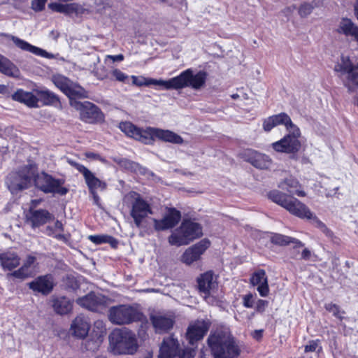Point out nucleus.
Listing matches in <instances>:
<instances>
[{
	"instance_id": "f257e3e1",
	"label": "nucleus",
	"mask_w": 358,
	"mask_h": 358,
	"mask_svg": "<svg viewBox=\"0 0 358 358\" xmlns=\"http://www.w3.org/2000/svg\"><path fill=\"white\" fill-rule=\"evenodd\" d=\"M268 197L273 202L282 206L292 215H295L301 219H308L312 220V223L317 228L320 229L327 236L331 237L333 233L327 226L314 215L310 209L299 200L291 196H287L277 189L271 191L268 194Z\"/></svg>"
},
{
	"instance_id": "f03ea898",
	"label": "nucleus",
	"mask_w": 358,
	"mask_h": 358,
	"mask_svg": "<svg viewBox=\"0 0 358 358\" xmlns=\"http://www.w3.org/2000/svg\"><path fill=\"white\" fill-rule=\"evenodd\" d=\"M119 128L127 136L133 138L144 144H152L155 138L174 144H182L183 143V139L180 136L170 130L150 127L143 129L130 122H121Z\"/></svg>"
},
{
	"instance_id": "7ed1b4c3",
	"label": "nucleus",
	"mask_w": 358,
	"mask_h": 358,
	"mask_svg": "<svg viewBox=\"0 0 358 358\" xmlns=\"http://www.w3.org/2000/svg\"><path fill=\"white\" fill-rule=\"evenodd\" d=\"M207 74L200 71L193 74L192 69H189L182 72L179 76L167 80L148 78L147 84L159 87L160 90H180L190 87L194 90L201 89L206 83Z\"/></svg>"
},
{
	"instance_id": "20e7f679",
	"label": "nucleus",
	"mask_w": 358,
	"mask_h": 358,
	"mask_svg": "<svg viewBox=\"0 0 358 358\" xmlns=\"http://www.w3.org/2000/svg\"><path fill=\"white\" fill-rule=\"evenodd\" d=\"M207 341L214 358H237L241 355L238 341L229 331L217 330L208 336Z\"/></svg>"
},
{
	"instance_id": "39448f33",
	"label": "nucleus",
	"mask_w": 358,
	"mask_h": 358,
	"mask_svg": "<svg viewBox=\"0 0 358 358\" xmlns=\"http://www.w3.org/2000/svg\"><path fill=\"white\" fill-rule=\"evenodd\" d=\"M36 172L34 164L21 167L18 171L11 172L6 178V184L13 194H17L31 187Z\"/></svg>"
},
{
	"instance_id": "423d86ee",
	"label": "nucleus",
	"mask_w": 358,
	"mask_h": 358,
	"mask_svg": "<svg viewBox=\"0 0 358 358\" xmlns=\"http://www.w3.org/2000/svg\"><path fill=\"white\" fill-rule=\"evenodd\" d=\"M110 347L114 354H134L138 349L136 336L131 331L115 330L109 336Z\"/></svg>"
},
{
	"instance_id": "0eeeda50",
	"label": "nucleus",
	"mask_w": 358,
	"mask_h": 358,
	"mask_svg": "<svg viewBox=\"0 0 358 358\" xmlns=\"http://www.w3.org/2000/svg\"><path fill=\"white\" fill-rule=\"evenodd\" d=\"M201 236L202 228L199 223L184 220L180 227L169 237V243L171 245H185Z\"/></svg>"
},
{
	"instance_id": "6e6552de",
	"label": "nucleus",
	"mask_w": 358,
	"mask_h": 358,
	"mask_svg": "<svg viewBox=\"0 0 358 358\" xmlns=\"http://www.w3.org/2000/svg\"><path fill=\"white\" fill-rule=\"evenodd\" d=\"M141 313L130 305L114 306L109 308L108 320L115 325H125L141 320Z\"/></svg>"
},
{
	"instance_id": "1a4fd4ad",
	"label": "nucleus",
	"mask_w": 358,
	"mask_h": 358,
	"mask_svg": "<svg viewBox=\"0 0 358 358\" xmlns=\"http://www.w3.org/2000/svg\"><path fill=\"white\" fill-rule=\"evenodd\" d=\"M126 199L131 200L130 215L135 226L138 228L142 227L145 218L152 214L150 204L135 192H129Z\"/></svg>"
},
{
	"instance_id": "9d476101",
	"label": "nucleus",
	"mask_w": 358,
	"mask_h": 358,
	"mask_svg": "<svg viewBox=\"0 0 358 358\" xmlns=\"http://www.w3.org/2000/svg\"><path fill=\"white\" fill-rule=\"evenodd\" d=\"M33 182L36 187L45 194H57L60 196L66 195L69 192V189L63 187L64 180L62 179H56L52 176L44 172L38 173L35 172V176Z\"/></svg>"
},
{
	"instance_id": "9b49d317",
	"label": "nucleus",
	"mask_w": 358,
	"mask_h": 358,
	"mask_svg": "<svg viewBox=\"0 0 358 358\" xmlns=\"http://www.w3.org/2000/svg\"><path fill=\"white\" fill-rule=\"evenodd\" d=\"M195 350L193 348L181 349L177 338L173 336L164 338L158 355L159 358H194Z\"/></svg>"
},
{
	"instance_id": "f8f14e48",
	"label": "nucleus",
	"mask_w": 358,
	"mask_h": 358,
	"mask_svg": "<svg viewBox=\"0 0 358 358\" xmlns=\"http://www.w3.org/2000/svg\"><path fill=\"white\" fill-rule=\"evenodd\" d=\"M287 130L289 134L281 140L272 143V148L277 152L296 153L301 148V143L299 140L301 136L300 130L295 124Z\"/></svg>"
},
{
	"instance_id": "ddd939ff",
	"label": "nucleus",
	"mask_w": 358,
	"mask_h": 358,
	"mask_svg": "<svg viewBox=\"0 0 358 358\" xmlns=\"http://www.w3.org/2000/svg\"><path fill=\"white\" fill-rule=\"evenodd\" d=\"M71 105L80 110V118L88 123H94L103 120V114L99 108L90 101L80 102L70 101Z\"/></svg>"
},
{
	"instance_id": "4468645a",
	"label": "nucleus",
	"mask_w": 358,
	"mask_h": 358,
	"mask_svg": "<svg viewBox=\"0 0 358 358\" xmlns=\"http://www.w3.org/2000/svg\"><path fill=\"white\" fill-rule=\"evenodd\" d=\"M52 79L54 84L68 96L71 101L76 97H87V92L81 86L73 83L69 78L57 75L53 76Z\"/></svg>"
},
{
	"instance_id": "2eb2a0df",
	"label": "nucleus",
	"mask_w": 358,
	"mask_h": 358,
	"mask_svg": "<svg viewBox=\"0 0 358 358\" xmlns=\"http://www.w3.org/2000/svg\"><path fill=\"white\" fill-rule=\"evenodd\" d=\"M76 302L81 307L91 311L101 312L108 306L110 299L101 294L92 292L84 296L78 298Z\"/></svg>"
},
{
	"instance_id": "dca6fc26",
	"label": "nucleus",
	"mask_w": 358,
	"mask_h": 358,
	"mask_svg": "<svg viewBox=\"0 0 358 358\" xmlns=\"http://www.w3.org/2000/svg\"><path fill=\"white\" fill-rule=\"evenodd\" d=\"M355 65L348 57L342 56L341 60L335 65L334 70L339 73L343 85L352 92L355 91V77L353 74Z\"/></svg>"
},
{
	"instance_id": "f3484780",
	"label": "nucleus",
	"mask_w": 358,
	"mask_h": 358,
	"mask_svg": "<svg viewBox=\"0 0 358 358\" xmlns=\"http://www.w3.org/2000/svg\"><path fill=\"white\" fill-rule=\"evenodd\" d=\"M210 326L209 320H197L189 324L186 331V339L189 343L194 345L201 340L208 331Z\"/></svg>"
},
{
	"instance_id": "a211bd4d",
	"label": "nucleus",
	"mask_w": 358,
	"mask_h": 358,
	"mask_svg": "<svg viewBox=\"0 0 358 358\" xmlns=\"http://www.w3.org/2000/svg\"><path fill=\"white\" fill-rule=\"evenodd\" d=\"M241 155L245 162L259 169H268L272 164V160L268 156L252 149L245 150Z\"/></svg>"
},
{
	"instance_id": "6ab92c4d",
	"label": "nucleus",
	"mask_w": 358,
	"mask_h": 358,
	"mask_svg": "<svg viewBox=\"0 0 358 358\" xmlns=\"http://www.w3.org/2000/svg\"><path fill=\"white\" fill-rule=\"evenodd\" d=\"M180 219L181 213L179 210L173 208H169L162 219H153L155 229L164 231L172 229L180 222Z\"/></svg>"
},
{
	"instance_id": "aec40b11",
	"label": "nucleus",
	"mask_w": 358,
	"mask_h": 358,
	"mask_svg": "<svg viewBox=\"0 0 358 358\" xmlns=\"http://www.w3.org/2000/svg\"><path fill=\"white\" fill-rule=\"evenodd\" d=\"M210 244L208 240H201L185 251L182 256V261L187 265L191 264L200 258L201 255L209 248Z\"/></svg>"
},
{
	"instance_id": "412c9836",
	"label": "nucleus",
	"mask_w": 358,
	"mask_h": 358,
	"mask_svg": "<svg viewBox=\"0 0 358 358\" xmlns=\"http://www.w3.org/2000/svg\"><path fill=\"white\" fill-rule=\"evenodd\" d=\"M199 292L207 299L210 292L217 287V276L212 271H208L200 275L197 280Z\"/></svg>"
},
{
	"instance_id": "4be33fe9",
	"label": "nucleus",
	"mask_w": 358,
	"mask_h": 358,
	"mask_svg": "<svg viewBox=\"0 0 358 358\" xmlns=\"http://www.w3.org/2000/svg\"><path fill=\"white\" fill-rule=\"evenodd\" d=\"M90 327L89 319L83 315H78L72 321L70 331L77 338L83 339L87 336Z\"/></svg>"
},
{
	"instance_id": "5701e85b",
	"label": "nucleus",
	"mask_w": 358,
	"mask_h": 358,
	"mask_svg": "<svg viewBox=\"0 0 358 358\" xmlns=\"http://www.w3.org/2000/svg\"><path fill=\"white\" fill-rule=\"evenodd\" d=\"M294 124L287 113H280L264 119L263 121V129L265 131L268 132L278 125H284L287 129Z\"/></svg>"
},
{
	"instance_id": "b1692460",
	"label": "nucleus",
	"mask_w": 358,
	"mask_h": 358,
	"mask_svg": "<svg viewBox=\"0 0 358 358\" xmlns=\"http://www.w3.org/2000/svg\"><path fill=\"white\" fill-rule=\"evenodd\" d=\"M36 260V259L35 257L29 255L24 261L20 268L7 274V278L10 279L13 277L23 280L31 277L34 273Z\"/></svg>"
},
{
	"instance_id": "393cba45",
	"label": "nucleus",
	"mask_w": 358,
	"mask_h": 358,
	"mask_svg": "<svg viewBox=\"0 0 358 358\" xmlns=\"http://www.w3.org/2000/svg\"><path fill=\"white\" fill-rule=\"evenodd\" d=\"M54 287L53 278L51 275H41L29 283V287L34 292L44 295L50 294Z\"/></svg>"
},
{
	"instance_id": "a878e982",
	"label": "nucleus",
	"mask_w": 358,
	"mask_h": 358,
	"mask_svg": "<svg viewBox=\"0 0 358 358\" xmlns=\"http://www.w3.org/2000/svg\"><path fill=\"white\" fill-rule=\"evenodd\" d=\"M150 320L155 331L159 334L165 333L172 329L175 322L171 315L159 313L151 315Z\"/></svg>"
},
{
	"instance_id": "bb28decb",
	"label": "nucleus",
	"mask_w": 358,
	"mask_h": 358,
	"mask_svg": "<svg viewBox=\"0 0 358 358\" xmlns=\"http://www.w3.org/2000/svg\"><path fill=\"white\" fill-rule=\"evenodd\" d=\"M278 187L282 190L287 192L289 194H287L285 193V194L287 196H291L292 197H294L292 196L293 194H296L298 196L301 197L306 196V192L301 189V185L299 181L292 176L281 180L278 184ZM278 191L279 192V190ZM282 194H284V192H282Z\"/></svg>"
},
{
	"instance_id": "cd10ccee",
	"label": "nucleus",
	"mask_w": 358,
	"mask_h": 358,
	"mask_svg": "<svg viewBox=\"0 0 358 358\" xmlns=\"http://www.w3.org/2000/svg\"><path fill=\"white\" fill-rule=\"evenodd\" d=\"M253 286H257V291L261 296L265 297L269 293L268 278L266 272L263 269L255 271L250 279Z\"/></svg>"
},
{
	"instance_id": "c85d7f7f",
	"label": "nucleus",
	"mask_w": 358,
	"mask_h": 358,
	"mask_svg": "<svg viewBox=\"0 0 358 358\" xmlns=\"http://www.w3.org/2000/svg\"><path fill=\"white\" fill-rule=\"evenodd\" d=\"M336 31L343 34L347 38L358 41V26L355 25L351 20L342 18L338 23Z\"/></svg>"
},
{
	"instance_id": "c756f323",
	"label": "nucleus",
	"mask_w": 358,
	"mask_h": 358,
	"mask_svg": "<svg viewBox=\"0 0 358 358\" xmlns=\"http://www.w3.org/2000/svg\"><path fill=\"white\" fill-rule=\"evenodd\" d=\"M51 303L54 311L60 315H67L73 309V301L64 296H53Z\"/></svg>"
},
{
	"instance_id": "7c9ffc66",
	"label": "nucleus",
	"mask_w": 358,
	"mask_h": 358,
	"mask_svg": "<svg viewBox=\"0 0 358 358\" xmlns=\"http://www.w3.org/2000/svg\"><path fill=\"white\" fill-rule=\"evenodd\" d=\"M8 37L13 41L17 47L22 50L28 51L36 55L41 56L45 58H53V55L52 54L48 53L43 49L32 45L24 40L11 35L8 36Z\"/></svg>"
},
{
	"instance_id": "2f4dec72",
	"label": "nucleus",
	"mask_w": 358,
	"mask_h": 358,
	"mask_svg": "<svg viewBox=\"0 0 358 358\" xmlns=\"http://www.w3.org/2000/svg\"><path fill=\"white\" fill-rule=\"evenodd\" d=\"M12 99L30 108L38 107V99L31 92H27L22 89L17 90L12 94Z\"/></svg>"
},
{
	"instance_id": "473e14b6",
	"label": "nucleus",
	"mask_w": 358,
	"mask_h": 358,
	"mask_svg": "<svg viewBox=\"0 0 358 358\" xmlns=\"http://www.w3.org/2000/svg\"><path fill=\"white\" fill-rule=\"evenodd\" d=\"M20 263V258L14 252L0 253V264L4 271H12Z\"/></svg>"
},
{
	"instance_id": "72a5a7b5",
	"label": "nucleus",
	"mask_w": 358,
	"mask_h": 358,
	"mask_svg": "<svg viewBox=\"0 0 358 358\" xmlns=\"http://www.w3.org/2000/svg\"><path fill=\"white\" fill-rule=\"evenodd\" d=\"M29 214L28 220L31 223L33 227L43 225L52 218L51 214L48 210L43 209L30 210Z\"/></svg>"
},
{
	"instance_id": "f704fd0d",
	"label": "nucleus",
	"mask_w": 358,
	"mask_h": 358,
	"mask_svg": "<svg viewBox=\"0 0 358 358\" xmlns=\"http://www.w3.org/2000/svg\"><path fill=\"white\" fill-rule=\"evenodd\" d=\"M85 182L89 188L90 192L96 191V189H104L106 185L104 182L100 180L94 174L88 169L83 174Z\"/></svg>"
},
{
	"instance_id": "c9c22d12",
	"label": "nucleus",
	"mask_w": 358,
	"mask_h": 358,
	"mask_svg": "<svg viewBox=\"0 0 358 358\" xmlns=\"http://www.w3.org/2000/svg\"><path fill=\"white\" fill-rule=\"evenodd\" d=\"M270 239L272 243L280 246H285L289 243H294L295 248H301L303 246V243L298 239L280 234H272Z\"/></svg>"
},
{
	"instance_id": "e433bc0d",
	"label": "nucleus",
	"mask_w": 358,
	"mask_h": 358,
	"mask_svg": "<svg viewBox=\"0 0 358 358\" xmlns=\"http://www.w3.org/2000/svg\"><path fill=\"white\" fill-rule=\"evenodd\" d=\"M0 72L12 77L19 75L17 68L6 57L0 54Z\"/></svg>"
},
{
	"instance_id": "4c0bfd02",
	"label": "nucleus",
	"mask_w": 358,
	"mask_h": 358,
	"mask_svg": "<svg viewBox=\"0 0 358 358\" xmlns=\"http://www.w3.org/2000/svg\"><path fill=\"white\" fill-rule=\"evenodd\" d=\"M36 94L38 101H42L44 105H52L59 102L57 96L50 91L36 90Z\"/></svg>"
},
{
	"instance_id": "58836bf2",
	"label": "nucleus",
	"mask_w": 358,
	"mask_h": 358,
	"mask_svg": "<svg viewBox=\"0 0 358 358\" xmlns=\"http://www.w3.org/2000/svg\"><path fill=\"white\" fill-rule=\"evenodd\" d=\"M321 4V0H312L311 1L303 2L299 8V14L301 17H306L313 12L315 8L320 6Z\"/></svg>"
},
{
	"instance_id": "ea45409f",
	"label": "nucleus",
	"mask_w": 358,
	"mask_h": 358,
	"mask_svg": "<svg viewBox=\"0 0 358 358\" xmlns=\"http://www.w3.org/2000/svg\"><path fill=\"white\" fill-rule=\"evenodd\" d=\"M89 239L95 244L109 243L113 248H116L117 245V241L111 236L101 234V235H91Z\"/></svg>"
},
{
	"instance_id": "a19ab883",
	"label": "nucleus",
	"mask_w": 358,
	"mask_h": 358,
	"mask_svg": "<svg viewBox=\"0 0 358 358\" xmlns=\"http://www.w3.org/2000/svg\"><path fill=\"white\" fill-rule=\"evenodd\" d=\"M62 286L68 291H76L79 287V283L75 276L68 274L63 277Z\"/></svg>"
},
{
	"instance_id": "79ce46f5",
	"label": "nucleus",
	"mask_w": 358,
	"mask_h": 358,
	"mask_svg": "<svg viewBox=\"0 0 358 358\" xmlns=\"http://www.w3.org/2000/svg\"><path fill=\"white\" fill-rule=\"evenodd\" d=\"M325 308L327 310L332 313L333 315L336 317H338L340 319L343 318L342 315L344 314V312L341 311L339 307L337 305L329 303L325 305Z\"/></svg>"
},
{
	"instance_id": "37998d69",
	"label": "nucleus",
	"mask_w": 358,
	"mask_h": 358,
	"mask_svg": "<svg viewBox=\"0 0 358 358\" xmlns=\"http://www.w3.org/2000/svg\"><path fill=\"white\" fill-rule=\"evenodd\" d=\"M319 340L309 341V343L305 346V352H315L316 350H317V352L321 351L322 347L319 345Z\"/></svg>"
},
{
	"instance_id": "c03bdc74",
	"label": "nucleus",
	"mask_w": 358,
	"mask_h": 358,
	"mask_svg": "<svg viewBox=\"0 0 358 358\" xmlns=\"http://www.w3.org/2000/svg\"><path fill=\"white\" fill-rule=\"evenodd\" d=\"M100 343L101 341L99 338L96 340L90 339L85 341V346L87 350L94 351L98 348Z\"/></svg>"
},
{
	"instance_id": "a18cd8bd",
	"label": "nucleus",
	"mask_w": 358,
	"mask_h": 358,
	"mask_svg": "<svg viewBox=\"0 0 358 358\" xmlns=\"http://www.w3.org/2000/svg\"><path fill=\"white\" fill-rule=\"evenodd\" d=\"M112 76L120 82H124L128 78V76L119 69H114L112 71Z\"/></svg>"
},
{
	"instance_id": "49530a36",
	"label": "nucleus",
	"mask_w": 358,
	"mask_h": 358,
	"mask_svg": "<svg viewBox=\"0 0 358 358\" xmlns=\"http://www.w3.org/2000/svg\"><path fill=\"white\" fill-rule=\"evenodd\" d=\"M46 1L47 0H32L31 8L35 11H41L44 8Z\"/></svg>"
},
{
	"instance_id": "de8ad7c7",
	"label": "nucleus",
	"mask_w": 358,
	"mask_h": 358,
	"mask_svg": "<svg viewBox=\"0 0 358 358\" xmlns=\"http://www.w3.org/2000/svg\"><path fill=\"white\" fill-rule=\"evenodd\" d=\"M49 8L54 11L66 14V4L54 3L49 4Z\"/></svg>"
},
{
	"instance_id": "09e8293b",
	"label": "nucleus",
	"mask_w": 358,
	"mask_h": 358,
	"mask_svg": "<svg viewBox=\"0 0 358 358\" xmlns=\"http://www.w3.org/2000/svg\"><path fill=\"white\" fill-rule=\"evenodd\" d=\"M131 78L133 84L136 86H149V85L147 84L148 78L147 79L143 77L138 78L135 76H132Z\"/></svg>"
},
{
	"instance_id": "8fccbe9b",
	"label": "nucleus",
	"mask_w": 358,
	"mask_h": 358,
	"mask_svg": "<svg viewBox=\"0 0 358 358\" xmlns=\"http://www.w3.org/2000/svg\"><path fill=\"white\" fill-rule=\"evenodd\" d=\"M253 295L252 294H248L243 297V304L246 308L253 307Z\"/></svg>"
},
{
	"instance_id": "3c124183",
	"label": "nucleus",
	"mask_w": 358,
	"mask_h": 358,
	"mask_svg": "<svg viewBox=\"0 0 358 358\" xmlns=\"http://www.w3.org/2000/svg\"><path fill=\"white\" fill-rule=\"evenodd\" d=\"M90 11L88 9L83 8L82 6L76 3V10L74 15L77 17H81L83 15L89 14Z\"/></svg>"
},
{
	"instance_id": "603ef678",
	"label": "nucleus",
	"mask_w": 358,
	"mask_h": 358,
	"mask_svg": "<svg viewBox=\"0 0 358 358\" xmlns=\"http://www.w3.org/2000/svg\"><path fill=\"white\" fill-rule=\"evenodd\" d=\"M67 162L70 165L76 169L82 174H83L87 169V168H86L83 165L80 164L79 163H77L73 161L72 159H68Z\"/></svg>"
},
{
	"instance_id": "864d4df0",
	"label": "nucleus",
	"mask_w": 358,
	"mask_h": 358,
	"mask_svg": "<svg viewBox=\"0 0 358 358\" xmlns=\"http://www.w3.org/2000/svg\"><path fill=\"white\" fill-rule=\"evenodd\" d=\"M268 301L266 300H258L257 302L256 310L259 313L264 312L266 307L268 306Z\"/></svg>"
},
{
	"instance_id": "5fc2aeb1",
	"label": "nucleus",
	"mask_w": 358,
	"mask_h": 358,
	"mask_svg": "<svg viewBox=\"0 0 358 358\" xmlns=\"http://www.w3.org/2000/svg\"><path fill=\"white\" fill-rule=\"evenodd\" d=\"M76 4L75 3L66 4V15H73L75 13L76 10Z\"/></svg>"
},
{
	"instance_id": "6e6d98bb",
	"label": "nucleus",
	"mask_w": 358,
	"mask_h": 358,
	"mask_svg": "<svg viewBox=\"0 0 358 358\" xmlns=\"http://www.w3.org/2000/svg\"><path fill=\"white\" fill-rule=\"evenodd\" d=\"M353 75L354 77H355V90L358 87V63L355 65V68H354V71H353Z\"/></svg>"
},
{
	"instance_id": "4d7b16f0",
	"label": "nucleus",
	"mask_w": 358,
	"mask_h": 358,
	"mask_svg": "<svg viewBox=\"0 0 358 358\" xmlns=\"http://www.w3.org/2000/svg\"><path fill=\"white\" fill-rule=\"evenodd\" d=\"M262 335H263L262 329L255 330L252 334V337L257 341H259L262 338Z\"/></svg>"
},
{
	"instance_id": "13d9d810",
	"label": "nucleus",
	"mask_w": 358,
	"mask_h": 358,
	"mask_svg": "<svg viewBox=\"0 0 358 358\" xmlns=\"http://www.w3.org/2000/svg\"><path fill=\"white\" fill-rule=\"evenodd\" d=\"M310 256H311V252L308 249L305 248L302 251L301 259H305V260H308L310 259Z\"/></svg>"
},
{
	"instance_id": "bf43d9fd",
	"label": "nucleus",
	"mask_w": 358,
	"mask_h": 358,
	"mask_svg": "<svg viewBox=\"0 0 358 358\" xmlns=\"http://www.w3.org/2000/svg\"><path fill=\"white\" fill-rule=\"evenodd\" d=\"M295 9H296L295 6H291L287 7L285 9H284L282 12L286 16H289L294 11Z\"/></svg>"
},
{
	"instance_id": "052dcab7",
	"label": "nucleus",
	"mask_w": 358,
	"mask_h": 358,
	"mask_svg": "<svg viewBox=\"0 0 358 358\" xmlns=\"http://www.w3.org/2000/svg\"><path fill=\"white\" fill-rule=\"evenodd\" d=\"M93 197L94 202L96 205H99V196H98L96 191L90 192Z\"/></svg>"
},
{
	"instance_id": "680f3d73",
	"label": "nucleus",
	"mask_w": 358,
	"mask_h": 358,
	"mask_svg": "<svg viewBox=\"0 0 358 358\" xmlns=\"http://www.w3.org/2000/svg\"><path fill=\"white\" fill-rule=\"evenodd\" d=\"M85 156L87 158H92L96 159H100V156L98 154L94 152H86Z\"/></svg>"
},
{
	"instance_id": "e2e57ef3",
	"label": "nucleus",
	"mask_w": 358,
	"mask_h": 358,
	"mask_svg": "<svg viewBox=\"0 0 358 358\" xmlns=\"http://www.w3.org/2000/svg\"><path fill=\"white\" fill-rule=\"evenodd\" d=\"M55 228L56 229H58L59 231H63V224L62 223L59 221V220H57L55 223Z\"/></svg>"
},
{
	"instance_id": "0e129e2a",
	"label": "nucleus",
	"mask_w": 358,
	"mask_h": 358,
	"mask_svg": "<svg viewBox=\"0 0 358 358\" xmlns=\"http://www.w3.org/2000/svg\"><path fill=\"white\" fill-rule=\"evenodd\" d=\"M113 61H122L124 59V57L122 55H117L115 56H110Z\"/></svg>"
},
{
	"instance_id": "69168bd1",
	"label": "nucleus",
	"mask_w": 358,
	"mask_h": 358,
	"mask_svg": "<svg viewBox=\"0 0 358 358\" xmlns=\"http://www.w3.org/2000/svg\"><path fill=\"white\" fill-rule=\"evenodd\" d=\"M59 36V34L57 31H52L50 32V36L52 37L55 40H57Z\"/></svg>"
},
{
	"instance_id": "338daca9",
	"label": "nucleus",
	"mask_w": 358,
	"mask_h": 358,
	"mask_svg": "<svg viewBox=\"0 0 358 358\" xmlns=\"http://www.w3.org/2000/svg\"><path fill=\"white\" fill-rule=\"evenodd\" d=\"M94 326L97 328L103 329V323L102 321H96Z\"/></svg>"
},
{
	"instance_id": "774afa93",
	"label": "nucleus",
	"mask_w": 358,
	"mask_h": 358,
	"mask_svg": "<svg viewBox=\"0 0 358 358\" xmlns=\"http://www.w3.org/2000/svg\"><path fill=\"white\" fill-rule=\"evenodd\" d=\"M55 237L56 238H57V239H59V240H62V239H64V238H65L63 234H56V235L55 236Z\"/></svg>"
}]
</instances>
